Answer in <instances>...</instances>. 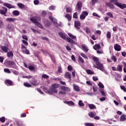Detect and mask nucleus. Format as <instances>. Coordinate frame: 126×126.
<instances>
[{
  "mask_svg": "<svg viewBox=\"0 0 126 126\" xmlns=\"http://www.w3.org/2000/svg\"><path fill=\"white\" fill-rule=\"evenodd\" d=\"M17 6L20 8H24L25 7V5L23 3H18Z\"/></svg>",
  "mask_w": 126,
  "mask_h": 126,
  "instance_id": "nucleus-30",
  "label": "nucleus"
},
{
  "mask_svg": "<svg viewBox=\"0 0 126 126\" xmlns=\"http://www.w3.org/2000/svg\"><path fill=\"white\" fill-rule=\"evenodd\" d=\"M49 18L52 23H53L55 25H57V24H58V20L53 18V17L51 16H49Z\"/></svg>",
  "mask_w": 126,
  "mask_h": 126,
  "instance_id": "nucleus-7",
  "label": "nucleus"
},
{
  "mask_svg": "<svg viewBox=\"0 0 126 126\" xmlns=\"http://www.w3.org/2000/svg\"><path fill=\"white\" fill-rule=\"evenodd\" d=\"M6 53L7 58H13V52H12V51H9Z\"/></svg>",
  "mask_w": 126,
  "mask_h": 126,
  "instance_id": "nucleus-16",
  "label": "nucleus"
},
{
  "mask_svg": "<svg viewBox=\"0 0 126 126\" xmlns=\"http://www.w3.org/2000/svg\"><path fill=\"white\" fill-rule=\"evenodd\" d=\"M13 15H15L16 16H18V15H19L20 13L19 11H18V10H14L13 11Z\"/></svg>",
  "mask_w": 126,
  "mask_h": 126,
  "instance_id": "nucleus-35",
  "label": "nucleus"
},
{
  "mask_svg": "<svg viewBox=\"0 0 126 126\" xmlns=\"http://www.w3.org/2000/svg\"><path fill=\"white\" fill-rule=\"evenodd\" d=\"M33 2L35 5H38V4H39V2H40V1H39V0H34Z\"/></svg>",
  "mask_w": 126,
  "mask_h": 126,
  "instance_id": "nucleus-55",
  "label": "nucleus"
},
{
  "mask_svg": "<svg viewBox=\"0 0 126 126\" xmlns=\"http://www.w3.org/2000/svg\"><path fill=\"white\" fill-rule=\"evenodd\" d=\"M51 91L53 93H58V90H57V89H56L51 88Z\"/></svg>",
  "mask_w": 126,
  "mask_h": 126,
  "instance_id": "nucleus-52",
  "label": "nucleus"
},
{
  "mask_svg": "<svg viewBox=\"0 0 126 126\" xmlns=\"http://www.w3.org/2000/svg\"><path fill=\"white\" fill-rule=\"evenodd\" d=\"M66 104H67V105H69V106H74V102L72 101H66L65 102Z\"/></svg>",
  "mask_w": 126,
  "mask_h": 126,
  "instance_id": "nucleus-27",
  "label": "nucleus"
},
{
  "mask_svg": "<svg viewBox=\"0 0 126 126\" xmlns=\"http://www.w3.org/2000/svg\"><path fill=\"white\" fill-rule=\"evenodd\" d=\"M89 107L90 110H93L94 109H96V106H95V105L93 104H89Z\"/></svg>",
  "mask_w": 126,
  "mask_h": 126,
  "instance_id": "nucleus-31",
  "label": "nucleus"
},
{
  "mask_svg": "<svg viewBox=\"0 0 126 126\" xmlns=\"http://www.w3.org/2000/svg\"><path fill=\"white\" fill-rule=\"evenodd\" d=\"M3 9L0 10V13L4 16H6V13L7 12V8L5 7H2Z\"/></svg>",
  "mask_w": 126,
  "mask_h": 126,
  "instance_id": "nucleus-5",
  "label": "nucleus"
},
{
  "mask_svg": "<svg viewBox=\"0 0 126 126\" xmlns=\"http://www.w3.org/2000/svg\"><path fill=\"white\" fill-rule=\"evenodd\" d=\"M85 126H95L94 124L91 123H86L85 124Z\"/></svg>",
  "mask_w": 126,
  "mask_h": 126,
  "instance_id": "nucleus-39",
  "label": "nucleus"
},
{
  "mask_svg": "<svg viewBox=\"0 0 126 126\" xmlns=\"http://www.w3.org/2000/svg\"><path fill=\"white\" fill-rule=\"evenodd\" d=\"M111 60H112V61H113L114 63H116L117 62V58L115 56H112Z\"/></svg>",
  "mask_w": 126,
  "mask_h": 126,
  "instance_id": "nucleus-57",
  "label": "nucleus"
},
{
  "mask_svg": "<svg viewBox=\"0 0 126 126\" xmlns=\"http://www.w3.org/2000/svg\"><path fill=\"white\" fill-rule=\"evenodd\" d=\"M42 78H45V79H47V78H49V75H47V74H43L42 75Z\"/></svg>",
  "mask_w": 126,
  "mask_h": 126,
  "instance_id": "nucleus-56",
  "label": "nucleus"
},
{
  "mask_svg": "<svg viewBox=\"0 0 126 126\" xmlns=\"http://www.w3.org/2000/svg\"><path fill=\"white\" fill-rule=\"evenodd\" d=\"M0 122H1V123H4V122H5V118H4V117L0 118Z\"/></svg>",
  "mask_w": 126,
  "mask_h": 126,
  "instance_id": "nucleus-53",
  "label": "nucleus"
},
{
  "mask_svg": "<svg viewBox=\"0 0 126 126\" xmlns=\"http://www.w3.org/2000/svg\"><path fill=\"white\" fill-rule=\"evenodd\" d=\"M80 55L84 58V59H88V57H87V56L86 55H85L84 53H80Z\"/></svg>",
  "mask_w": 126,
  "mask_h": 126,
  "instance_id": "nucleus-47",
  "label": "nucleus"
},
{
  "mask_svg": "<svg viewBox=\"0 0 126 126\" xmlns=\"http://www.w3.org/2000/svg\"><path fill=\"white\" fill-rule=\"evenodd\" d=\"M66 40L68 43H71V44H75V41H74L70 37H67Z\"/></svg>",
  "mask_w": 126,
  "mask_h": 126,
  "instance_id": "nucleus-17",
  "label": "nucleus"
},
{
  "mask_svg": "<svg viewBox=\"0 0 126 126\" xmlns=\"http://www.w3.org/2000/svg\"><path fill=\"white\" fill-rule=\"evenodd\" d=\"M71 74L68 72H66L64 75L65 78H68L69 79H70L71 78Z\"/></svg>",
  "mask_w": 126,
  "mask_h": 126,
  "instance_id": "nucleus-23",
  "label": "nucleus"
},
{
  "mask_svg": "<svg viewBox=\"0 0 126 126\" xmlns=\"http://www.w3.org/2000/svg\"><path fill=\"white\" fill-rule=\"evenodd\" d=\"M22 52L23 53V54H26V55H30V52H29V50H28L27 48L26 49H23Z\"/></svg>",
  "mask_w": 126,
  "mask_h": 126,
  "instance_id": "nucleus-26",
  "label": "nucleus"
},
{
  "mask_svg": "<svg viewBox=\"0 0 126 126\" xmlns=\"http://www.w3.org/2000/svg\"><path fill=\"white\" fill-rule=\"evenodd\" d=\"M107 15H108V16H110L111 18H114V16L113 15V14L111 12H108L106 13Z\"/></svg>",
  "mask_w": 126,
  "mask_h": 126,
  "instance_id": "nucleus-50",
  "label": "nucleus"
},
{
  "mask_svg": "<svg viewBox=\"0 0 126 126\" xmlns=\"http://www.w3.org/2000/svg\"><path fill=\"white\" fill-rule=\"evenodd\" d=\"M116 6H118V7H120V8H121V9H125V8H126V4H122L120 2L116 3Z\"/></svg>",
  "mask_w": 126,
  "mask_h": 126,
  "instance_id": "nucleus-6",
  "label": "nucleus"
},
{
  "mask_svg": "<svg viewBox=\"0 0 126 126\" xmlns=\"http://www.w3.org/2000/svg\"><path fill=\"white\" fill-rule=\"evenodd\" d=\"M111 3H114L115 5H117L116 3H119L118 0H109Z\"/></svg>",
  "mask_w": 126,
  "mask_h": 126,
  "instance_id": "nucleus-34",
  "label": "nucleus"
},
{
  "mask_svg": "<svg viewBox=\"0 0 126 126\" xmlns=\"http://www.w3.org/2000/svg\"><path fill=\"white\" fill-rule=\"evenodd\" d=\"M106 36L108 39H111V32H107Z\"/></svg>",
  "mask_w": 126,
  "mask_h": 126,
  "instance_id": "nucleus-49",
  "label": "nucleus"
},
{
  "mask_svg": "<svg viewBox=\"0 0 126 126\" xmlns=\"http://www.w3.org/2000/svg\"><path fill=\"white\" fill-rule=\"evenodd\" d=\"M117 71L122 72L123 71V66L122 65L118 64L117 65Z\"/></svg>",
  "mask_w": 126,
  "mask_h": 126,
  "instance_id": "nucleus-21",
  "label": "nucleus"
},
{
  "mask_svg": "<svg viewBox=\"0 0 126 126\" xmlns=\"http://www.w3.org/2000/svg\"><path fill=\"white\" fill-rule=\"evenodd\" d=\"M86 83L87 84H88V85H89L90 86H92L93 85V84H92V83H91L90 81H87Z\"/></svg>",
  "mask_w": 126,
  "mask_h": 126,
  "instance_id": "nucleus-60",
  "label": "nucleus"
},
{
  "mask_svg": "<svg viewBox=\"0 0 126 126\" xmlns=\"http://www.w3.org/2000/svg\"><path fill=\"white\" fill-rule=\"evenodd\" d=\"M29 69H30V70H34V69H35V67L32 65H30L29 67Z\"/></svg>",
  "mask_w": 126,
  "mask_h": 126,
  "instance_id": "nucleus-62",
  "label": "nucleus"
},
{
  "mask_svg": "<svg viewBox=\"0 0 126 126\" xmlns=\"http://www.w3.org/2000/svg\"><path fill=\"white\" fill-rule=\"evenodd\" d=\"M91 32V30H90V29L88 27H86V32L87 33V34H89V33H90Z\"/></svg>",
  "mask_w": 126,
  "mask_h": 126,
  "instance_id": "nucleus-46",
  "label": "nucleus"
},
{
  "mask_svg": "<svg viewBox=\"0 0 126 126\" xmlns=\"http://www.w3.org/2000/svg\"><path fill=\"white\" fill-rule=\"evenodd\" d=\"M93 61L95 62V64L96 66H94L95 68H97L99 69L101 71H105V69H104V66H103V64L101 63L100 62H99V59L96 57H94L93 58Z\"/></svg>",
  "mask_w": 126,
  "mask_h": 126,
  "instance_id": "nucleus-1",
  "label": "nucleus"
},
{
  "mask_svg": "<svg viewBox=\"0 0 126 126\" xmlns=\"http://www.w3.org/2000/svg\"><path fill=\"white\" fill-rule=\"evenodd\" d=\"M86 72L88 74H94V72L90 69H87Z\"/></svg>",
  "mask_w": 126,
  "mask_h": 126,
  "instance_id": "nucleus-42",
  "label": "nucleus"
},
{
  "mask_svg": "<svg viewBox=\"0 0 126 126\" xmlns=\"http://www.w3.org/2000/svg\"><path fill=\"white\" fill-rule=\"evenodd\" d=\"M89 116L91 117V118H94L95 116H96V114H94L93 112H90L89 113Z\"/></svg>",
  "mask_w": 126,
  "mask_h": 126,
  "instance_id": "nucleus-44",
  "label": "nucleus"
},
{
  "mask_svg": "<svg viewBox=\"0 0 126 126\" xmlns=\"http://www.w3.org/2000/svg\"><path fill=\"white\" fill-rule=\"evenodd\" d=\"M98 86L100 87V88H104V85L101 82H99L98 83Z\"/></svg>",
  "mask_w": 126,
  "mask_h": 126,
  "instance_id": "nucleus-58",
  "label": "nucleus"
},
{
  "mask_svg": "<svg viewBox=\"0 0 126 126\" xmlns=\"http://www.w3.org/2000/svg\"><path fill=\"white\" fill-rule=\"evenodd\" d=\"M61 88L62 90H63V91H66L67 92H70V89L69 88L66 87L64 86H62L61 87Z\"/></svg>",
  "mask_w": 126,
  "mask_h": 126,
  "instance_id": "nucleus-13",
  "label": "nucleus"
},
{
  "mask_svg": "<svg viewBox=\"0 0 126 126\" xmlns=\"http://www.w3.org/2000/svg\"><path fill=\"white\" fill-rule=\"evenodd\" d=\"M78 60L80 63H84V60H83L81 56L78 57Z\"/></svg>",
  "mask_w": 126,
  "mask_h": 126,
  "instance_id": "nucleus-40",
  "label": "nucleus"
},
{
  "mask_svg": "<svg viewBox=\"0 0 126 126\" xmlns=\"http://www.w3.org/2000/svg\"><path fill=\"white\" fill-rule=\"evenodd\" d=\"M23 78H27V79H30L31 78H32V76L31 75L23 76Z\"/></svg>",
  "mask_w": 126,
  "mask_h": 126,
  "instance_id": "nucleus-51",
  "label": "nucleus"
},
{
  "mask_svg": "<svg viewBox=\"0 0 126 126\" xmlns=\"http://www.w3.org/2000/svg\"><path fill=\"white\" fill-rule=\"evenodd\" d=\"M106 5L107 6H108L111 9H113V8H115V6L114 4H112L110 2H107L105 3Z\"/></svg>",
  "mask_w": 126,
  "mask_h": 126,
  "instance_id": "nucleus-12",
  "label": "nucleus"
},
{
  "mask_svg": "<svg viewBox=\"0 0 126 126\" xmlns=\"http://www.w3.org/2000/svg\"><path fill=\"white\" fill-rule=\"evenodd\" d=\"M82 8V2L79 1L77 2L76 8L78 11H80L81 10V8Z\"/></svg>",
  "mask_w": 126,
  "mask_h": 126,
  "instance_id": "nucleus-4",
  "label": "nucleus"
},
{
  "mask_svg": "<svg viewBox=\"0 0 126 126\" xmlns=\"http://www.w3.org/2000/svg\"><path fill=\"white\" fill-rule=\"evenodd\" d=\"M24 86H25V87H28L29 88L31 87V85H30V84H28V83H24Z\"/></svg>",
  "mask_w": 126,
  "mask_h": 126,
  "instance_id": "nucleus-48",
  "label": "nucleus"
},
{
  "mask_svg": "<svg viewBox=\"0 0 126 126\" xmlns=\"http://www.w3.org/2000/svg\"><path fill=\"white\" fill-rule=\"evenodd\" d=\"M80 26H81V23H80V21L75 20L74 21V27L77 30H79V29H80Z\"/></svg>",
  "mask_w": 126,
  "mask_h": 126,
  "instance_id": "nucleus-3",
  "label": "nucleus"
},
{
  "mask_svg": "<svg viewBox=\"0 0 126 126\" xmlns=\"http://www.w3.org/2000/svg\"><path fill=\"white\" fill-rule=\"evenodd\" d=\"M73 18H75L76 19H77L78 18V14L77 12H75L73 15Z\"/></svg>",
  "mask_w": 126,
  "mask_h": 126,
  "instance_id": "nucleus-45",
  "label": "nucleus"
},
{
  "mask_svg": "<svg viewBox=\"0 0 126 126\" xmlns=\"http://www.w3.org/2000/svg\"><path fill=\"white\" fill-rule=\"evenodd\" d=\"M67 68H68V70H69V71H71V70H72V67L69 65L68 66H67Z\"/></svg>",
  "mask_w": 126,
  "mask_h": 126,
  "instance_id": "nucleus-64",
  "label": "nucleus"
},
{
  "mask_svg": "<svg viewBox=\"0 0 126 126\" xmlns=\"http://www.w3.org/2000/svg\"><path fill=\"white\" fill-rule=\"evenodd\" d=\"M59 35L61 38H62V39H63V40H66V36H65V34H64L63 32H59Z\"/></svg>",
  "mask_w": 126,
  "mask_h": 126,
  "instance_id": "nucleus-11",
  "label": "nucleus"
},
{
  "mask_svg": "<svg viewBox=\"0 0 126 126\" xmlns=\"http://www.w3.org/2000/svg\"><path fill=\"white\" fill-rule=\"evenodd\" d=\"M94 50H95V51L97 50H99V49H101V46L99 44H96L93 47Z\"/></svg>",
  "mask_w": 126,
  "mask_h": 126,
  "instance_id": "nucleus-24",
  "label": "nucleus"
},
{
  "mask_svg": "<svg viewBox=\"0 0 126 126\" xmlns=\"http://www.w3.org/2000/svg\"><path fill=\"white\" fill-rule=\"evenodd\" d=\"M3 5L6 6L8 8H14V6H12L11 4L7 3H4Z\"/></svg>",
  "mask_w": 126,
  "mask_h": 126,
  "instance_id": "nucleus-20",
  "label": "nucleus"
},
{
  "mask_svg": "<svg viewBox=\"0 0 126 126\" xmlns=\"http://www.w3.org/2000/svg\"><path fill=\"white\" fill-rule=\"evenodd\" d=\"M7 63L8 65H10L11 66H15V63L13 61H8Z\"/></svg>",
  "mask_w": 126,
  "mask_h": 126,
  "instance_id": "nucleus-28",
  "label": "nucleus"
},
{
  "mask_svg": "<svg viewBox=\"0 0 126 126\" xmlns=\"http://www.w3.org/2000/svg\"><path fill=\"white\" fill-rule=\"evenodd\" d=\"M35 18L34 17H32V18H30V20L33 23H34V24H36L37 22H38V21H37L36 20V19H35Z\"/></svg>",
  "mask_w": 126,
  "mask_h": 126,
  "instance_id": "nucleus-29",
  "label": "nucleus"
},
{
  "mask_svg": "<svg viewBox=\"0 0 126 126\" xmlns=\"http://www.w3.org/2000/svg\"><path fill=\"white\" fill-rule=\"evenodd\" d=\"M58 72H60V73L63 72V71H62V66H58Z\"/></svg>",
  "mask_w": 126,
  "mask_h": 126,
  "instance_id": "nucleus-63",
  "label": "nucleus"
},
{
  "mask_svg": "<svg viewBox=\"0 0 126 126\" xmlns=\"http://www.w3.org/2000/svg\"><path fill=\"white\" fill-rule=\"evenodd\" d=\"M81 47L82 49H83L84 52H85V53H88V51H89V49H88V47L85 44H83L81 45Z\"/></svg>",
  "mask_w": 126,
  "mask_h": 126,
  "instance_id": "nucleus-14",
  "label": "nucleus"
},
{
  "mask_svg": "<svg viewBox=\"0 0 126 126\" xmlns=\"http://www.w3.org/2000/svg\"><path fill=\"white\" fill-rule=\"evenodd\" d=\"M65 17L68 19V21H71V16L69 15V14H66Z\"/></svg>",
  "mask_w": 126,
  "mask_h": 126,
  "instance_id": "nucleus-33",
  "label": "nucleus"
},
{
  "mask_svg": "<svg viewBox=\"0 0 126 126\" xmlns=\"http://www.w3.org/2000/svg\"><path fill=\"white\" fill-rule=\"evenodd\" d=\"M73 89L75 91H77V92L80 91V89H79V87L77 86V85L73 84Z\"/></svg>",
  "mask_w": 126,
  "mask_h": 126,
  "instance_id": "nucleus-19",
  "label": "nucleus"
},
{
  "mask_svg": "<svg viewBox=\"0 0 126 126\" xmlns=\"http://www.w3.org/2000/svg\"><path fill=\"white\" fill-rule=\"evenodd\" d=\"M8 45H7V46H1V49L2 51H3L4 53H7V51L9 50V49H8Z\"/></svg>",
  "mask_w": 126,
  "mask_h": 126,
  "instance_id": "nucleus-15",
  "label": "nucleus"
},
{
  "mask_svg": "<svg viewBox=\"0 0 126 126\" xmlns=\"http://www.w3.org/2000/svg\"><path fill=\"white\" fill-rule=\"evenodd\" d=\"M87 15H88V12L86 11H83L80 16V19H81V20H84Z\"/></svg>",
  "mask_w": 126,
  "mask_h": 126,
  "instance_id": "nucleus-2",
  "label": "nucleus"
},
{
  "mask_svg": "<svg viewBox=\"0 0 126 126\" xmlns=\"http://www.w3.org/2000/svg\"><path fill=\"white\" fill-rule=\"evenodd\" d=\"M93 89L94 91V92H97V86L96 85H94L93 86Z\"/></svg>",
  "mask_w": 126,
  "mask_h": 126,
  "instance_id": "nucleus-41",
  "label": "nucleus"
},
{
  "mask_svg": "<svg viewBox=\"0 0 126 126\" xmlns=\"http://www.w3.org/2000/svg\"><path fill=\"white\" fill-rule=\"evenodd\" d=\"M66 12H69V13L72 12V9L71 8V7H67L66 8Z\"/></svg>",
  "mask_w": 126,
  "mask_h": 126,
  "instance_id": "nucleus-38",
  "label": "nucleus"
},
{
  "mask_svg": "<svg viewBox=\"0 0 126 126\" xmlns=\"http://www.w3.org/2000/svg\"><path fill=\"white\" fill-rule=\"evenodd\" d=\"M114 49L115 51H117V52H120L121 50H122V47L121 45H119L118 44H116L114 45Z\"/></svg>",
  "mask_w": 126,
  "mask_h": 126,
  "instance_id": "nucleus-10",
  "label": "nucleus"
},
{
  "mask_svg": "<svg viewBox=\"0 0 126 126\" xmlns=\"http://www.w3.org/2000/svg\"><path fill=\"white\" fill-rule=\"evenodd\" d=\"M22 42L24 44V45H26V46H28V42H27L25 40H23Z\"/></svg>",
  "mask_w": 126,
  "mask_h": 126,
  "instance_id": "nucleus-59",
  "label": "nucleus"
},
{
  "mask_svg": "<svg viewBox=\"0 0 126 126\" xmlns=\"http://www.w3.org/2000/svg\"><path fill=\"white\" fill-rule=\"evenodd\" d=\"M35 25H36V26H38L41 29H43L44 28L43 25H42V24H41L39 22H36V24H35Z\"/></svg>",
  "mask_w": 126,
  "mask_h": 126,
  "instance_id": "nucleus-32",
  "label": "nucleus"
},
{
  "mask_svg": "<svg viewBox=\"0 0 126 126\" xmlns=\"http://www.w3.org/2000/svg\"><path fill=\"white\" fill-rule=\"evenodd\" d=\"M120 87L122 90H124L125 92H126V88L125 86H121Z\"/></svg>",
  "mask_w": 126,
  "mask_h": 126,
  "instance_id": "nucleus-61",
  "label": "nucleus"
},
{
  "mask_svg": "<svg viewBox=\"0 0 126 126\" xmlns=\"http://www.w3.org/2000/svg\"><path fill=\"white\" fill-rule=\"evenodd\" d=\"M120 121L121 122H125V121H126V114H123L121 116Z\"/></svg>",
  "mask_w": 126,
  "mask_h": 126,
  "instance_id": "nucleus-22",
  "label": "nucleus"
},
{
  "mask_svg": "<svg viewBox=\"0 0 126 126\" xmlns=\"http://www.w3.org/2000/svg\"><path fill=\"white\" fill-rule=\"evenodd\" d=\"M14 124L16 126H24V125H23L22 122L19 120H16Z\"/></svg>",
  "mask_w": 126,
  "mask_h": 126,
  "instance_id": "nucleus-8",
  "label": "nucleus"
},
{
  "mask_svg": "<svg viewBox=\"0 0 126 126\" xmlns=\"http://www.w3.org/2000/svg\"><path fill=\"white\" fill-rule=\"evenodd\" d=\"M68 36H69V37H70L72 39H76V36L75 35H73V34H72L70 33H68Z\"/></svg>",
  "mask_w": 126,
  "mask_h": 126,
  "instance_id": "nucleus-43",
  "label": "nucleus"
},
{
  "mask_svg": "<svg viewBox=\"0 0 126 126\" xmlns=\"http://www.w3.org/2000/svg\"><path fill=\"white\" fill-rule=\"evenodd\" d=\"M51 87L53 89H57L59 88V85H58L57 84H54L52 85Z\"/></svg>",
  "mask_w": 126,
  "mask_h": 126,
  "instance_id": "nucleus-36",
  "label": "nucleus"
},
{
  "mask_svg": "<svg viewBox=\"0 0 126 126\" xmlns=\"http://www.w3.org/2000/svg\"><path fill=\"white\" fill-rule=\"evenodd\" d=\"M4 72H6L7 73H10V70H9V69L8 68H4Z\"/></svg>",
  "mask_w": 126,
  "mask_h": 126,
  "instance_id": "nucleus-54",
  "label": "nucleus"
},
{
  "mask_svg": "<svg viewBox=\"0 0 126 126\" xmlns=\"http://www.w3.org/2000/svg\"><path fill=\"white\" fill-rule=\"evenodd\" d=\"M51 23L49 21V20H46L44 22V25L46 28L50 27V26H51Z\"/></svg>",
  "mask_w": 126,
  "mask_h": 126,
  "instance_id": "nucleus-18",
  "label": "nucleus"
},
{
  "mask_svg": "<svg viewBox=\"0 0 126 126\" xmlns=\"http://www.w3.org/2000/svg\"><path fill=\"white\" fill-rule=\"evenodd\" d=\"M78 105L80 107H84V106H85V104L82 102V100L79 101Z\"/></svg>",
  "mask_w": 126,
  "mask_h": 126,
  "instance_id": "nucleus-37",
  "label": "nucleus"
},
{
  "mask_svg": "<svg viewBox=\"0 0 126 126\" xmlns=\"http://www.w3.org/2000/svg\"><path fill=\"white\" fill-rule=\"evenodd\" d=\"M6 21H7V22H14V21H15V19L13 18H7L6 19Z\"/></svg>",
  "mask_w": 126,
  "mask_h": 126,
  "instance_id": "nucleus-25",
  "label": "nucleus"
},
{
  "mask_svg": "<svg viewBox=\"0 0 126 126\" xmlns=\"http://www.w3.org/2000/svg\"><path fill=\"white\" fill-rule=\"evenodd\" d=\"M5 84L6 85H9V86H13V82L10 80L7 79L5 81Z\"/></svg>",
  "mask_w": 126,
  "mask_h": 126,
  "instance_id": "nucleus-9",
  "label": "nucleus"
}]
</instances>
